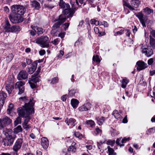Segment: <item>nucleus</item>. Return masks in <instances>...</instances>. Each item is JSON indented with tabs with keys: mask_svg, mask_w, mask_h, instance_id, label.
<instances>
[{
	"mask_svg": "<svg viewBox=\"0 0 155 155\" xmlns=\"http://www.w3.org/2000/svg\"><path fill=\"white\" fill-rule=\"evenodd\" d=\"M19 99L23 100L25 103L22 107H20L17 109V111L19 116L28 118L29 115L34 114L35 112L34 109L33 107L34 103L32 101L33 99H31L27 98L24 96L19 98Z\"/></svg>",
	"mask_w": 155,
	"mask_h": 155,
	"instance_id": "f257e3e1",
	"label": "nucleus"
},
{
	"mask_svg": "<svg viewBox=\"0 0 155 155\" xmlns=\"http://www.w3.org/2000/svg\"><path fill=\"white\" fill-rule=\"evenodd\" d=\"M142 11L144 14L142 12H140L137 13L136 16L139 19L142 26L144 27H146V23L148 21V15L153 14V11L152 9L146 7L143 9Z\"/></svg>",
	"mask_w": 155,
	"mask_h": 155,
	"instance_id": "f03ea898",
	"label": "nucleus"
},
{
	"mask_svg": "<svg viewBox=\"0 0 155 155\" xmlns=\"http://www.w3.org/2000/svg\"><path fill=\"white\" fill-rule=\"evenodd\" d=\"M67 18L66 16L64 15H61L59 16L58 18L56 21L57 22L53 25L52 28L51 33L52 34L54 35H55L56 29L58 28L62 23L64 22Z\"/></svg>",
	"mask_w": 155,
	"mask_h": 155,
	"instance_id": "7ed1b4c3",
	"label": "nucleus"
},
{
	"mask_svg": "<svg viewBox=\"0 0 155 155\" xmlns=\"http://www.w3.org/2000/svg\"><path fill=\"white\" fill-rule=\"evenodd\" d=\"M20 30L19 26L13 25L11 26L8 21L6 20L5 21V24L3 26V31L5 32H15Z\"/></svg>",
	"mask_w": 155,
	"mask_h": 155,
	"instance_id": "20e7f679",
	"label": "nucleus"
},
{
	"mask_svg": "<svg viewBox=\"0 0 155 155\" xmlns=\"http://www.w3.org/2000/svg\"><path fill=\"white\" fill-rule=\"evenodd\" d=\"M12 12L21 15L25 12L26 9L23 5H12L11 8Z\"/></svg>",
	"mask_w": 155,
	"mask_h": 155,
	"instance_id": "39448f33",
	"label": "nucleus"
},
{
	"mask_svg": "<svg viewBox=\"0 0 155 155\" xmlns=\"http://www.w3.org/2000/svg\"><path fill=\"white\" fill-rule=\"evenodd\" d=\"M49 38L47 36H42L35 40L36 43L43 48H48L49 44L48 42Z\"/></svg>",
	"mask_w": 155,
	"mask_h": 155,
	"instance_id": "423d86ee",
	"label": "nucleus"
},
{
	"mask_svg": "<svg viewBox=\"0 0 155 155\" xmlns=\"http://www.w3.org/2000/svg\"><path fill=\"white\" fill-rule=\"evenodd\" d=\"M10 21L14 24L18 23L23 21V18L21 15L12 12L8 16Z\"/></svg>",
	"mask_w": 155,
	"mask_h": 155,
	"instance_id": "0eeeda50",
	"label": "nucleus"
},
{
	"mask_svg": "<svg viewBox=\"0 0 155 155\" xmlns=\"http://www.w3.org/2000/svg\"><path fill=\"white\" fill-rule=\"evenodd\" d=\"M59 5L60 7L63 9L62 15H67L68 14V8H69V4L68 3H65L63 0H60Z\"/></svg>",
	"mask_w": 155,
	"mask_h": 155,
	"instance_id": "6e6552de",
	"label": "nucleus"
},
{
	"mask_svg": "<svg viewBox=\"0 0 155 155\" xmlns=\"http://www.w3.org/2000/svg\"><path fill=\"white\" fill-rule=\"evenodd\" d=\"M12 123V120L8 117L5 116L0 119V129L8 126Z\"/></svg>",
	"mask_w": 155,
	"mask_h": 155,
	"instance_id": "1a4fd4ad",
	"label": "nucleus"
},
{
	"mask_svg": "<svg viewBox=\"0 0 155 155\" xmlns=\"http://www.w3.org/2000/svg\"><path fill=\"white\" fill-rule=\"evenodd\" d=\"M25 84L21 81L17 82L15 83V89L18 90V94L20 95L24 93L25 89L24 85Z\"/></svg>",
	"mask_w": 155,
	"mask_h": 155,
	"instance_id": "9d476101",
	"label": "nucleus"
},
{
	"mask_svg": "<svg viewBox=\"0 0 155 155\" xmlns=\"http://www.w3.org/2000/svg\"><path fill=\"white\" fill-rule=\"evenodd\" d=\"M14 88V82L13 80L11 79L10 81L9 79H8L7 83L5 86V88L9 94L11 93Z\"/></svg>",
	"mask_w": 155,
	"mask_h": 155,
	"instance_id": "9b49d317",
	"label": "nucleus"
},
{
	"mask_svg": "<svg viewBox=\"0 0 155 155\" xmlns=\"http://www.w3.org/2000/svg\"><path fill=\"white\" fill-rule=\"evenodd\" d=\"M3 141L4 144L5 146H10L13 144L15 139L14 136H10L7 137Z\"/></svg>",
	"mask_w": 155,
	"mask_h": 155,
	"instance_id": "f8f14e48",
	"label": "nucleus"
},
{
	"mask_svg": "<svg viewBox=\"0 0 155 155\" xmlns=\"http://www.w3.org/2000/svg\"><path fill=\"white\" fill-rule=\"evenodd\" d=\"M77 9V8L75 7L74 4L72 5L71 8L69 5V8H68V14L67 15L66 17L67 18H71L73 16Z\"/></svg>",
	"mask_w": 155,
	"mask_h": 155,
	"instance_id": "ddd939ff",
	"label": "nucleus"
},
{
	"mask_svg": "<svg viewBox=\"0 0 155 155\" xmlns=\"http://www.w3.org/2000/svg\"><path fill=\"white\" fill-rule=\"evenodd\" d=\"M22 142L23 140L21 138L18 139L13 146V150L15 152H17L20 149Z\"/></svg>",
	"mask_w": 155,
	"mask_h": 155,
	"instance_id": "4468645a",
	"label": "nucleus"
},
{
	"mask_svg": "<svg viewBox=\"0 0 155 155\" xmlns=\"http://www.w3.org/2000/svg\"><path fill=\"white\" fill-rule=\"evenodd\" d=\"M142 52L145 54V55L148 57H150L153 54V51L150 47L142 48Z\"/></svg>",
	"mask_w": 155,
	"mask_h": 155,
	"instance_id": "2eb2a0df",
	"label": "nucleus"
},
{
	"mask_svg": "<svg viewBox=\"0 0 155 155\" xmlns=\"http://www.w3.org/2000/svg\"><path fill=\"white\" fill-rule=\"evenodd\" d=\"M136 64L137 65V69L138 71L144 69L147 67V64L143 61H139L137 62Z\"/></svg>",
	"mask_w": 155,
	"mask_h": 155,
	"instance_id": "dca6fc26",
	"label": "nucleus"
},
{
	"mask_svg": "<svg viewBox=\"0 0 155 155\" xmlns=\"http://www.w3.org/2000/svg\"><path fill=\"white\" fill-rule=\"evenodd\" d=\"M28 78V74L25 71H21L18 75L17 78L19 80L26 79Z\"/></svg>",
	"mask_w": 155,
	"mask_h": 155,
	"instance_id": "f3484780",
	"label": "nucleus"
},
{
	"mask_svg": "<svg viewBox=\"0 0 155 155\" xmlns=\"http://www.w3.org/2000/svg\"><path fill=\"white\" fill-rule=\"evenodd\" d=\"M7 97V95L6 93L2 91H0V105L1 106H3Z\"/></svg>",
	"mask_w": 155,
	"mask_h": 155,
	"instance_id": "a211bd4d",
	"label": "nucleus"
},
{
	"mask_svg": "<svg viewBox=\"0 0 155 155\" xmlns=\"http://www.w3.org/2000/svg\"><path fill=\"white\" fill-rule=\"evenodd\" d=\"M76 122V120L72 118L68 119V117L66 118L65 120V122L68 125H70L71 127H72L74 126L75 125V123Z\"/></svg>",
	"mask_w": 155,
	"mask_h": 155,
	"instance_id": "6ab92c4d",
	"label": "nucleus"
},
{
	"mask_svg": "<svg viewBox=\"0 0 155 155\" xmlns=\"http://www.w3.org/2000/svg\"><path fill=\"white\" fill-rule=\"evenodd\" d=\"M41 144L44 149H46L49 145V142L47 138L45 137L41 139Z\"/></svg>",
	"mask_w": 155,
	"mask_h": 155,
	"instance_id": "aec40b11",
	"label": "nucleus"
},
{
	"mask_svg": "<svg viewBox=\"0 0 155 155\" xmlns=\"http://www.w3.org/2000/svg\"><path fill=\"white\" fill-rule=\"evenodd\" d=\"M2 133L6 137L10 136H14V132L10 129H3L2 131Z\"/></svg>",
	"mask_w": 155,
	"mask_h": 155,
	"instance_id": "412c9836",
	"label": "nucleus"
},
{
	"mask_svg": "<svg viewBox=\"0 0 155 155\" xmlns=\"http://www.w3.org/2000/svg\"><path fill=\"white\" fill-rule=\"evenodd\" d=\"M47 3L45 5V7L47 9H52L55 6V2L54 0H51V1H48Z\"/></svg>",
	"mask_w": 155,
	"mask_h": 155,
	"instance_id": "4be33fe9",
	"label": "nucleus"
},
{
	"mask_svg": "<svg viewBox=\"0 0 155 155\" xmlns=\"http://www.w3.org/2000/svg\"><path fill=\"white\" fill-rule=\"evenodd\" d=\"M30 119V117L25 119L22 124L23 127L26 130H28L31 127L30 124H28V122Z\"/></svg>",
	"mask_w": 155,
	"mask_h": 155,
	"instance_id": "5701e85b",
	"label": "nucleus"
},
{
	"mask_svg": "<svg viewBox=\"0 0 155 155\" xmlns=\"http://www.w3.org/2000/svg\"><path fill=\"white\" fill-rule=\"evenodd\" d=\"M37 64L36 62H35L32 64V66L28 68V72L29 74H32L35 71L36 69Z\"/></svg>",
	"mask_w": 155,
	"mask_h": 155,
	"instance_id": "b1692460",
	"label": "nucleus"
},
{
	"mask_svg": "<svg viewBox=\"0 0 155 155\" xmlns=\"http://www.w3.org/2000/svg\"><path fill=\"white\" fill-rule=\"evenodd\" d=\"M40 76L36 75L33 74L31 76V78H30V81L36 83L39 81Z\"/></svg>",
	"mask_w": 155,
	"mask_h": 155,
	"instance_id": "393cba45",
	"label": "nucleus"
},
{
	"mask_svg": "<svg viewBox=\"0 0 155 155\" xmlns=\"http://www.w3.org/2000/svg\"><path fill=\"white\" fill-rule=\"evenodd\" d=\"M31 5L37 10H38L41 8L40 3L36 0H34L32 2Z\"/></svg>",
	"mask_w": 155,
	"mask_h": 155,
	"instance_id": "a878e982",
	"label": "nucleus"
},
{
	"mask_svg": "<svg viewBox=\"0 0 155 155\" xmlns=\"http://www.w3.org/2000/svg\"><path fill=\"white\" fill-rule=\"evenodd\" d=\"M79 103L78 101L76 99H73L71 101V104L74 108H76Z\"/></svg>",
	"mask_w": 155,
	"mask_h": 155,
	"instance_id": "bb28decb",
	"label": "nucleus"
},
{
	"mask_svg": "<svg viewBox=\"0 0 155 155\" xmlns=\"http://www.w3.org/2000/svg\"><path fill=\"white\" fill-rule=\"evenodd\" d=\"M136 0H132L130 2L131 7L133 8V10L135 9L134 8H137L138 7L139 4L138 2H137Z\"/></svg>",
	"mask_w": 155,
	"mask_h": 155,
	"instance_id": "cd10ccee",
	"label": "nucleus"
},
{
	"mask_svg": "<svg viewBox=\"0 0 155 155\" xmlns=\"http://www.w3.org/2000/svg\"><path fill=\"white\" fill-rule=\"evenodd\" d=\"M86 124L88 126L92 128L94 127L95 125L94 122L92 120L86 121Z\"/></svg>",
	"mask_w": 155,
	"mask_h": 155,
	"instance_id": "c85d7f7f",
	"label": "nucleus"
},
{
	"mask_svg": "<svg viewBox=\"0 0 155 155\" xmlns=\"http://www.w3.org/2000/svg\"><path fill=\"white\" fill-rule=\"evenodd\" d=\"M150 41L151 46L155 49V39L153 38L151 35H149Z\"/></svg>",
	"mask_w": 155,
	"mask_h": 155,
	"instance_id": "c756f323",
	"label": "nucleus"
},
{
	"mask_svg": "<svg viewBox=\"0 0 155 155\" xmlns=\"http://www.w3.org/2000/svg\"><path fill=\"white\" fill-rule=\"evenodd\" d=\"M129 82V80L126 78H123L122 81L121 87L123 88H125L126 85Z\"/></svg>",
	"mask_w": 155,
	"mask_h": 155,
	"instance_id": "7c9ffc66",
	"label": "nucleus"
},
{
	"mask_svg": "<svg viewBox=\"0 0 155 155\" xmlns=\"http://www.w3.org/2000/svg\"><path fill=\"white\" fill-rule=\"evenodd\" d=\"M14 132L15 133L17 134L21 132L22 131V129L20 125H18L14 129Z\"/></svg>",
	"mask_w": 155,
	"mask_h": 155,
	"instance_id": "2f4dec72",
	"label": "nucleus"
},
{
	"mask_svg": "<svg viewBox=\"0 0 155 155\" xmlns=\"http://www.w3.org/2000/svg\"><path fill=\"white\" fill-rule=\"evenodd\" d=\"M107 148L109 155H116V153L114 152V150L110 146H108Z\"/></svg>",
	"mask_w": 155,
	"mask_h": 155,
	"instance_id": "473e14b6",
	"label": "nucleus"
},
{
	"mask_svg": "<svg viewBox=\"0 0 155 155\" xmlns=\"http://www.w3.org/2000/svg\"><path fill=\"white\" fill-rule=\"evenodd\" d=\"M14 106L13 104H9L7 110V113L8 114H10L12 113L13 109Z\"/></svg>",
	"mask_w": 155,
	"mask_h": 155,
	"instance_id": "72a5a7b5",
	"label": "nucleus"
},
{
	"mask_svg": "<svg viewBox=\"0 0 155 155\" xmlns=\"http://www.w3.org/2000/svg\"><path fill=\"white\" fill-rule=\"evenodd\" d=\"M112 114L116 119L120 118L121 117V115L119 114L118 111L117 110H115L114 111Z\"/></svg>",
	"mask_w": 155,
	"mask_h": 155,
	"instance_id": "f704fd0d",
	"label": "nucleus"
},
{
	"mask_svg": "<svg viewBox=\"0 0 155 155\" xmlns=\"http://www.w3.org/2000/svg\"><path fill=\"white\" fill-rule=\"evenodd\" d=\"M105 120V118L104 117H98L97 118V120L98 121L99 124L100 125H101L103 123Z\"/></svg>",
	"mask_w": 155,
	"mask_h": 155,
	"instance_id": "c9c22d12",
	"label": "nucleus"
},
{
	"mask_svg": "<svg viewBox=\"0 0 155 155\" xmlns=\"http://www.w3.org/2000/svg\"><path fill=\"white\" fill-rule=\"evenodd\" d=\"M35 31L37 34L40 35L43 34L44 31L42 28L40 27H38L36 28Z\"/></svg>",
	"mask_w": 155,
	"mask_h": 155,
	"instance_id": "e433bc0d",
	"label": "nucleus"
},
{
	"mask_svg": "<svg viewBox=\"0 0 155 155\" xmlns=\"http://www.w3.org/2000/svg\"><path fill=\"white\" fill-rule=\"evenodd\" d=\"M123 5L128 8L130 10H133V8L131 7V4L130 5L129 3H127L124 0L123 1Z\"/></svg>",
	"mask_w": 155,
	"mask_h": 155,
	"instance_id": "4c0bfd02",
	"label": "nucleus"
},
{
	"mask_svg": "<svg viewBox=\"0 0 155 155\" xmlns=\"http://www.w3.org/2000/svg\"><path fill=\"white\" fill-rule=\"evenodd\" d=\"M123 5L128 8L130 10H133V8L131 7V4L130 5L129 3H127L124 0L123 1Z\"/></svg>",
	"mask_w": 155,
	"mask_h": 155,
	"instance_id": "58836bf2",
	"label": "nucleus"
},
{
	"mask_svg": "<svg viewBox=\"0 0 155 155\" xmlns=\"http://www.w3.org/2000/svg\"><path fill=\"white\" fill-rule=\"evenodd\" d=\"M93 62H96L97 63H99L101 61V60L99 59V56L96 55V56L94 55L93 57Z\"/></svg>",
	"mask_w": 155,
	"mask_h": 155,
	"instance_id": "ea45409f",
	"label": "nucleus"
},
{
	"mask_svg": "<svg viewBox=\"0 0 155 155\" xmlns=\"http://www.w3.org/2000/svg\"><path fill=\"white\" fill-rule=\"evenodd\" d=\"M68 151L75 152L76 150V148L73 146H70L68 149Z\"/></svg>",
	"mask_w": 155,
	"mask_h": 155,
	"instance_id": "a19ab883",
	"label": "nucleus"
},
{
	"mask_svg": "<svg viewBox=\"0 0 155 155\" xmlns=\"http://www.w3.org/2000/svg\"><path fill=\"white\" fill-rule=\"evenodd\" d=\"M21 117L19 116V117H18L16 119L14 122V125L15 126H16L18 124L21 123Z\"/></svg>",
	"mask_w": 155,
	"mask_h": 155,
	"instance_id": "79ce46f5",
	"label": "nucleus"
},
{
	"mask_svg": "<svg viewBox=\"0 0 155 155\" xmlns=\"http://www.w3.org/2000/svg\"><path fill=\"white\" fill-rule=\"evenodd\" d=\"M74 135L76 137L78 138L79 139H81L82 137V135L81 134L78 132H75L74 133Z\"/></svg>",
	"mask_w": 155,
	"mask_h": 155,
	"instance_id": "37998d69",
	"label": "nucleus"
},
{
	"mask_svg": "<svg viewBox=\"0 0 155 155\" xmlns=\"http://www.w3.org/2000/svg\"><path fill=\"white\" fill-rule=\"evenodd\" d=\"M115 143V140H108L107 142V145L113 146Z\"/></svg>",
	"mask_w": 155,
	"mask_h": 155,
	"instance_id": "c03bdc74",
	"label": "nucleus"
},
{
	"mask_svg": "<svg viewBox=\"0 0 155 155\" xmlns=\"http://www.w3.org/2000/svg\"><path fill=\"white\" fill-rule=\"evenodd\" d=\"M79 110L80 111H87V109L86 108V107L85 105V104H84L83 105L81 106V107H80L79 108Z\"/></svg>",
	"mask_w": 155,
	"mask_h": 155,
	"instance_id": "a18cd8bd",
	"label": "nucleus"
},
{
	"mask_svg": "<svg viewBox=\"0 0 155 155\" xmlns=\"http://www.w3.org/2000/svg\"><path fill=\"white\" fill-rule=\"evenodd\" d=\"M121 138H118L117 140L116 143L117 145H120V147H122L124 146V144H120V142L121 141Z\"/></svg>",
	"mask_w": 155,
	"mask_h": 155,
	"instance_id": "49530a36",
	"label": "nucleus"
},
{
	"mask_svg": "<svg viewBox=\"0 0 155 155\" xmlns=\"http://www.w3.org/2000/svg\"><path fill=\"white\" fill-rule=\"evenodd\" d=\"M87 110H90L91 107V104L89 103H87L86 104H84Z\"/></svg>",
	"mask_w": 155,
	"mask_h": 155,
	"instance_id": "de8ad7c7",
	"label": "nucleus"
},
{
	"mask_svg": "<svg viewBox=\"0 0 155 155\" xmlns=\"http://www.w3.org/2000/svg\"><path fill=\"white\" fill-rule=\"evenodd\" d=\"M58 79L57 78L55 77L52 79L51 83L52 84H54L58 82Z\"/></svg>",
	"mask_w": 155,
	"mask_h": 155,
	"instance_id": "09e8293b",
	"label": "nucleus"
},
{
	"mask_svg": "<svg viewBox=\"0 0 155 155\" xmlns=\"http://www.w3.org/2000/svg\"><path fill=\"white\" fill-rule=\"evenodd\" d=\"M70 23H65L62 26L65 30H66L68 28L69 25Z\"/></svg>",
	"mask_w": 155,
	"mask_h": 155,
	"instance_id": "8fccbe9b",
	"label": "nucleus"
},
{
	"mask_svg": "<svg viewBox=\"0 0 155 155\" xmlns=\"http://www.w3.org/2000/svg\"><path fill=\"white\" fill-rule=\"evenodd\" d=\"M154 59L153 58H151L149 59L147 61L148 64L149 65H151L153 64Z\"/></svg>",
	"mask_w": 155,
	"mask_h": 155,
	"instance_id": "3c124183",
	"label": "nucleus"
},
{
	"mask_svg": "<svg viewBox=\"0 0 155 155\" xmlns=\"http://www.w3.org/2000/svg\"><path fill=\"white\" fill-rule=\"evenodd\" d=\"M124 33V30H120V31H118L114 34L115 36H117L118 35H121Z\"/></svg>",
	"mask_w": 155,
	"mask_h": 155,
	"instance_id": "603ef678",
	"label": "nucleus"
},
{
	"mask_svg": "<svg viewBox=\"0 0 155 155\" xmlns=\"http://www.w3.org/2000/svg\"><path fill=\"white\" fill-rule=\"evenodd\" d=\"M31 81H30L29 82V83L30 84L31 87L32 88H34L36 87V86L34 83H32L31 82Z\"/></svg>",
	"mask_w": 155,
	"mask_h": 155,
	"instance_id": "864d4df0",
	"label": "nucleus"
},
{
	"mask_svg": "<svg viewBox=\"0 0 155 155\" xmlns=\"http://www.w3.org/2000/svg\"><path fill=\"white\" fill-rule=\"evenodd\" d=\"M101 23L105 27H107L108 26V23L106 21H104L101 22Z\"/></svg>",
	"mask_w": 155,
	"mask_h": 155,
	"instance_id": "5fc2aeb1",
	"label": "nucleus"
},
{
	"mask_svg": "<svg viewBox=\"0 0 155 155\" xmlns=\"http://www.w3.org/2000/svg\"><path fill=\"white\" fill-rule=\"evenodd\" d=\"M152 37H153L155 38V30H152L150 31V35Z\"/></svg>",
	"mask_w": 155,
	"mask_h": 155,
	"instance_id": "6e6d98bb",
	"label": "nucleus"
},
{
	"mask_svg": "<svg viewBox=\"0 0 155 155\" xmlns=\"http://www.w3.org/2000/svg\"><path fill=\"white\" fill-rule=\"evenodd\" d=\"M41 71V67L39 66L38 67V69L36 71V72H35V73L34 74L35 75H38L39 74V73Z\"/></svg>",
	"mask_w": 155,
	"mask_h": 155,
	"instance_id": "4d7b16f0",
	"label": "nucleus"
},
{
	"mask_svg": "<svg viewBox=\"0 0 155 155\" xmlns=\"http://www.w3.org/2000/svg\"><path fill=\"white\" fill-rule=\"evenodd\" d=\"M41 71V67L39 66L38 67V69L36 71V72H35V73L34 74L35 75H38L39 74V73Z\"/></svg>",
	"mask_w": 155,
	"mask_h": 155,
	"instance_id": "13d9d810",
	"label": "nucleus"
},
{
	"mask_svg": "<svg viewBox=\"0 0 155 155\" xmlns=\"http://www.w3.org/2000/svg\"><path fill=\"white\" fill-rule=\"evenodd\" d=\"M94 30L96 34H98L99 33L100 31L97 27H95L94 28Z\"/></svg>",
	"mask_w": 155,
	"mask_h": 155,
	"instance_id": "bf43d9fd",
	"label": "nucleus"
},
{
	"mask_svg": "<svg viewBox=\"0 0 155 155\" xmlns=\"http://www.w3.org/2000/svg\"><path fill=\"white\" fill-rule=\"evenodd\" d=\"M100 131L101 130L99 128H97L96 129L95 131H94V133L96 134V135H97L99 134Z\"/></svg>",
	"mask_w": 155,
	"mask_h": 155,
	"instance_id": "052dcab7",
	"label": "nucleus"
},
{
	"mask_svg": "<svg viewBox=\"0 0 155 155\" xmlns=\"http://www.w3.org/2000/svg\"><path fill=\"white\" fill-rule=\"evenodd\" d=\"M39 53L40 55H43L45 53V51L44 50H41L39 51Z\"/></svg>",
	"mask_w": 155,
	"mask_h": 155,
	"instance_id": "680f3d73",
	"label": "nucleus"
},
{
	"mask_svg": "<svg viewBox=\"0 0 155 155\" xmlns=\"http://www.w3.org/2000/svg\"><path fill=\"white\" fill-rule=\"evenodd\" d=\"M26 63L28 65H30L32 62V61L30 59H26Z\"/></svg>",
	"mask_w": 155,
	"mask_h": 155,
	"instance_id": "e2e57ef3",
	"label": "nucleus"
},
{
	"mask_svg": "<svg viewBox=\"0 0 155 155\" xmlns=\"http://www.w3.org/2000/svg\"><path fill=\"white\" fill-rule=\"evenodd\" d=\"M67 99L66 95H64L61 97V99L63 101H65Z\"/></svg>",
	"mask_w": 155,
	"mask_h": 155,
	"instance_id": "0e129e2a",
	"label": "nucleus"
},
{
	"mask_svg": "<svg viewBox=\"0 0 155 155\" xmlns=\"http://www.w3.org/2000/svg\"><path fill=\"white\" fill-rule=\"evenodd\" d=\"M129 139V138H124L121 140V143H122V144L124 143L125 141L128 140Z\"/></svg>",
	"mask_w": 155,
	"mask_h": 155,
	"instance_id": "69168bd1",
	"label": "nucleus"
},
{
	"mask_svg": "<svg viewBox=\"0 0 155 155\" xmlns=\"http://www.w3.org/2000/svg\"><path fill=\"white\" fill-rule=\"evenodd\" d=\"M84 23V20L81 21L80 22L79 25H78V27H81L82 26L83 24Z\"/></svg>",
	"mask_w": 155,
	"mask_h": 155,
	"instance_id": "338daca9",
	"label": "nucleus"
},
{
	"mask_svg": "<svg viewBox=\"0 0 155 155\" xmlns=\"http://www.w3.org/2000/svg\"><path fill=\"white\" fill-rule=\"evenodd\" d=\"M3 10L4 11H5L7 12H8L9 11V8L7 6H5Z\"/></svg>",
	"mask_w": 155,
	"mask_h": 155,
	"instance_id": "774afa93",
	"label": "nucleus"
}]
</instances>
